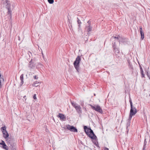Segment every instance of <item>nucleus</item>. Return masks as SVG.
<instances>
[{
  "label": "nucleus",
  "instance_id": "nucleus-34",
  "mask_svg": "<svg viewBox=\"0 0 150 150\" xmlns=\"http://www.w3.org/2000/svg\"><path fill=\"white\" fill-rule=\"evenodd\" d=\"M104 150H109V149H108V148H106V147H105L104 148Z\"/></svg>",
  "mask_w": 150,
  "mask_h": 150
},
{
  "label": "nucleus",
  "instance_id": "nucleus-38",
  "mask_svg": "<svg viewBox=\"0 0 150 150\" xmlns=\"http://www.w3.org/2000/svg\"><path fill=\"white\" fill-rule=\"evenodd\" d=\"M139 67L140 68L142 67L140 65H139Z\"/></svg>",
  "mask_w": 150,
  "mask_h": 150
},
{
  "label": "nucleus",
  "instance_id": "nucleus-27",
  "mask_svg": "<svg viewBox=\"0 0 150 150\" xmlns=\"http://www.w3.org/2000/svg\"><path fill=\"white\" fill-rule=\"evenodd\" d=\"M36 94H34L33 96V98L34 99L36 100L37 99Z\"/></svg>",
  "mask_w": 150,
  "mask_h": 150
},
{
  "label": "nucleus",
  "instance_id": "nucleus-15",
  "mask_svg": "<svg viewBox=\"0 0 150 150\" xmlns=\"http://www.w3.org/2000/svg\"><path fill=\"white\" fill-rule=\"evenodd\" d=\"M8 143H9V144L10 146H9L10 148L11 149H13V147L14 146V144L13 143H12L11 142V141H10V140H9L8 141Z\"/></svg>",
  "mask_w": 150,
  "mask_h": 150
},
{
  "label": "nucleus",
  "instance_id": "nucleus-25",
  "mask_svg": "<svg viewBox=\"0 0 150 150\" xmlns=\"http://www.w3.org/2000/svg\"><path fill=\"white\" fill-rule=\"evenodd\" d=\"M112 47L113 48L116 47V42L115 41L113 43H112Z\"/></svg>",
  "mask_w": 150,
  "mask_h": 150
},
{
  "label": "nucleus",
  "instance_id": "nucleus-32",
  "mask_svg": "<svg viewBox=\"0 0 150 150\" xmlns=\"http://www.w3.org/2000/svg\"><path fill=\"white\" fill-rule=\"evenodd\" d=\"M146 145H144L143 148V150H144L146 148Z\"/></svg>",
  "mask_w": 150,
  "mask_h": 150
},
{
  "label": "nucleus",
  "instance_id": "nucleus-18",
  "mask_svg": "<svg viewBox=\"0 0 150 150\" xmlns=\"http://www.w3.org/2000/svg\"><path fill=\"white\" fill-rule=\"evenodd\" d=\"M77 22L78 24L79 28H80V24L81 23L78 18H77Z\"/></svg>",
  "mask_w": 150,
  "mask_h": 150
},
{
  "label": "nucleus",
  "instance_id": "nucleus-24",
  "mask_svg": "<svg viewBox=\"0 0 150 150\" xmlns=\"http://www.w3.org/2000/svg\"><path fill=\"white\" fill-rule=\"evenodd\" d=\"M129 102L130 104V107L133 106L132 103L131 98H130L129 100Z\"/></svg>",
  "mask_w": 150,
  "mask_h": 150
},
{
  "label": "nucleus",
  "instance_id": "nucleus-13",
  "mask_svg": "<svg viewBox=\"0 0 150 150\" xmlns=\"http://www.w3.org/2000/svg\"><path fill=\"white\" fill-rule=\"evenodd\" d=\"M114 50V52L115 53V54L116 55V57L117 58H119L120 56H118V54L119 53V49L116 47L115 48H113Z\"/></svg>",
  "mask_w": 150,
  "mask_h": 150
},
{
  "label": "nucleus",
  "instance_id": "nucleus-11",
  "mask_svg": "<svg viewBox=\"0 0 150 150\" xmlns=\"http://www.w3.org/2000/svg\"><path fill=\"white\" fill-rule=\"evenodd\" d=\"M57 117L60 118V119L62 120H65L66 119V116L64 115L61 113H59Z\"/></svg>",
  "mask_w": 150,
  "mask_h": 150
},
{
  "label": "nucleus",
  "instance_id": "nucleus-14",
  "mask_svg": "<svg viewBox=\"0 0 150 150\" xmlns=\"http://www.w3.org/2000/svg\"><path fill=\"white\" fill-rule=\"evenodd\" d=\"M0 144L2 146V147L4 149L6 150H7L8 149V146H6L5 142L3 140H2L1 142L0 143Z\"/></svg>",
  "mask_w": 150,
  "mask_h": 150
},
{
  "label": "nucleus",
  "instance_id": "nucleus-1",
  "mask_svg": "<svg viewBox=\"0 0 150 150\" xmlns=\"http://www.w3.org/2000/svg\"><path fill=\"white\" fill-rule=\"evenodd\" d=\"M84 129L86 134L91 139L95 140L92 141L93 143L98 147L100 148L97 137L90 127L88 128L86 126H84Z\"/></svg>",
  "mask_w": 150,
  "mask_h": 150
},
{
  "label": "nucleus",
  "instance_id": "nucleus-26",
  "mask_svg": "<svg viewBox=\"0 0 150 150\" xmlns=\"http://www.w3.org/2000/svg\"><path fill=\"white\" fill-rule=\"evenodd\" d=\"M28 54L29 55V57H30V55H31L32 56V53L31 52H30V51H28Z\"/></svg>",
  "mask_w": 150,
  "mask_h": 150
},
{
  "label": "nucleus",
  "instance_id": "nucleus-5",
  "mask_svg": "<svg viewBox=\"0 0 150 150\" xmlns=\"http://www.w3.org/2000/svg\"><path fill=\"white\" fill-rule=\"evenodd\" d=\"M131 109L129 115V118L128 120H130L132 118L133 115H134L137 112V109L135 107L132 106H131Z\"/></svg>",
  "mask_w": 150,
  "mask_h": 150
},
{
  "label": "nucleus",
  "instance_id": "nucleus-2",
  "mask_svg": "<svg viewBox=\"0 0 150 150\" xmlns=\"http://www.w3.org/2000/svg\"><path fill=\"white\" fill-rule=\"evenodd\" d=\"M5 2L4 3V4H6V7L8 10L7 14L8 15H9L10 17L9 21L11 24V19L12 17L11 9L12 6L13 7H13L12 4V6L11 5L9 1L6 0Z\"/></svg>",
  "mask_w": 150,
  "mask_h": 150
},
{
  "label": "nucleus",
  "instance_id": "nucleus-12",
  "mask_svg": "<svg viewBox=\"0 0 150 150\" xmlns=\"http://www.w3.org/2000/svg\"><path fill=\"white\" fill-rule=\"evenodd\" d=\"M140 32L141 35V39L142 40H143L144 38V33L143 32L142 27L141 26L139 28Z\"/></svg>",
  "mask_w": 150,
  "mask_h": 150
},
{
  "label": "nucleus",
  "instance_id": "nucleus-35",
  "mask_svg": "<svg viewBox=\"0 0 150 150\" xmlns=\"http://www.w3.org/2000/svg\"><path fill=\"white\" fill-rule=\"evenodd\" d=\"M140 71L143 70L142 67L140 68Z\"/></svg>",
  "mask_w": 150,
  "mask_h": 150
},
{
  "label": "nucleus",
  "instance_id": "nucleus-31",
  "mask_svg": "<svg viewBox=\"0 0 150 150\" xmlns=\"http://www.w3.org/2000/svg\"><path fill=\"white\" fill-rule=\"evenodd\" d=\"M87 23H88V25H91V21H90V20H89L88 22H87Z\"/></svg>",
  "mask_w": 150,
  "mask_h": 150
},
{
  "label": "nucleus",
  "instance_id": "nucleus-7",
  "mask_svg": "<svg viewBox=\"0 0 150 150\" xmlns=\"http://www.w3.org/2000/svg\"><path fill=\"white\" fill-rule=\"evenodd\" d=\"M1 130L2 131L3 136L5 139H7L9 136V134L6 130L5 126L1 128Z\"/></svg>",
  "mask_w": 150,
  "mask_h": 150
},
{
  "label": "nucleus",
  "instance_id": "nucleus-22",
  "mask_svg": "<svg viewBox=\"0 0 150 150\" xmlns=\"http://www.w3.org/2000/svg\"><path fill=\"white\" fill-rule=\"evenodd\" d=\"M130 125V122H127L126 124V126H127V132H128L129 129H128V127Z\"/></svg>",
  "mask_w": 150,
  "mask_h": 150
},
{
  "label": "nucleus",
  "instance_id": "nucleus-36",
  "mask_svg": "<svg viewBox=\"0 0 150 150\" xmlns=\"http://www.w3.org/2000/svg\"><path fill=\"white\" fill-rule=\"evenodd\" d=\"M131 68L132 69V68H133V67H132V65H131Z\"/></svg>",
  "mask_w": 150,
  "mask_h": 150
},
{
  "label": "nucleus",
  "instance_id": "nucleus-33",
  "mask_svg": "<svg viewBox=\"0 0 150 150\" xmlns=\"http://www.w3.org/2000/svg\"><path fill=\"white\" fill-rule=\"evenodd\" d=\"M34 78L35 79H37L38 78V77H37L36 76H33Z\"/></svg>",
  "mask_w": 150,
  "mask_h": 150
},
{
  "label": "nucleus",
  "instance_id": "nucleus-40",
  "mask_svg": "<svg viewBox=\"0 0 150 150\" xmlns=\"http://www.w3.org/2000/svg\"><path fill=\"white\" fill-rule=\"evenodd\" d=\"M149 96H150V94L149 95Z\"/></svg>",
  "mask_w": 150,
  "mask_h": 150
},
{
  "label": "nucleus",
  "instance_id": "nucleus-17",
  "mask_svg": "<svg viewBox=\"0 0 150 150\" xmlns=\"http://www.w3.org/2000/svg\"><path fill=\"white\" fill-rule=\"evenodd\" d=\"M4 80L3 78L1 77V75L0 74V87L1 88V82H4Z\"/></svg>",
  "mask_w": 150,
  "mask_h": 150
},
{
  "label": "nucleus",
  "instance_id": "nucleus-9",
  "mask_svg": "<svg viewBox=\"0 0 150 150\" xmlns=\"http://www.w3.org/2000/svg\"><path fill=\"white\" fill-rule=\"evenodd\" d=\"M35 61L31 59L28 64V67L30 69L33 68L35 67Z\"/></svg>",
  "mask_w": 150,
  "mask_h": 150
},
{
  "label": "nucleus",
  "instance_id": "nucleus-6",
  "mask_svg": "<svg viewBox=\"0 0 150 150\" xmlns=\"http://www.w3.org/2000/svg\"><path fill=\"white\" fill-rule=\"evenodd\" d=\"M90 106L91 108L96 111H97L100 113H103V111L100 106L99 105H96L95 106H93L91 105H90Z\"/></svg>",
  "mask_w": 150,
  "mask_h": 150
},
{
  "label": "nucleus",
  "instance_id": "nucleus-37",
  "mask_svg": "<svg viewBox=\"0 0 150 150\" xmlns=\"http://www.w3.org/2000/svg\"><path fill=\"white\" fill-rule=\"evenodd\" d=\"M26 97V96H24V97H23V98H25V97Z\"/></svg>",
  "mask_w": 150,
  "mask_h": 150
},
{
  "label": "nucleus",
  "instance_id": "nucleus-28",
  "mask_svg": "<svg viewBox=\"0 0 150 150\" xmlns=\"http://www.w3.org/2000/svg\"><path fill=\"white\" fill-rule=\"evenodd\" d=\"M146 74L148 76V77L149 78V79L150 80V74H148V72H147V74Z\"/></svg>",
  "mask_w": 150,
  "mask_h": 150
},
{
  "label": "nucleus",
  "instance_id": "nucleus-4",
  "mask_svg": "<svg viewBox=\"0 0 150 150\" xmlns=\"http://www.w3.org/2000/svg\"><path fill=\"white\" fill-rule=\"evenodd\" d=\"M71 103L72 105L75 108L77 112L79 115L82 113L81 108L79 105L71 101Z\"/></svg>",
  "mask_w": 150,
  "mask_h": 150
},
{
  "label": "nucleus",
  "instance_id": "nucleus-20",
  "mask_svg": "<svg viewBox=\"0 0 150 150\" xmlns=\"http://www.w3.org/2000/svg\"><path fill=\"white\" fill-rule=\"evenodd\" d=\"M39 83V82H38V81H35V83L33 84V85L34 86L37 87L39 85L38 84Z\"/></svg>",
  "mask_w": 150,
  "mask_h": 150
},
{
  "label": "nucleus",
  "instance_id": "nucleus-39",
  "mask_svg": "<svg viewBox=\"0 0 150 150\" xmlns=\"http://www.w3.org/2000/svg\"><path fill=\"white\" fill-rule=\"evenodd\" d=\"M129 64H130V63H129Z\"/></svg>",
  "mask_w": 150,
  "mask_h": 150
},
{
  "label": "nucleus",
  "instance_id": "nucleus-23",
  "mask_svg": "<svg viewBox=\"0 0 150 150\" xmlns=\"http://www.w3.org/2000/svg\"><path fill=\"white\" fill-rule=\"evenodd\" d=\"M141 72V74L142 76V77L143 78L144 77L145 75L143 73V70L140 71Z\"/></svg>",
  "mask_w": 150,
  "mask_h": 150
},
{
  "label": "nucleus",
  "instance_id": "nucleus-30",
  "mask_svg": "<svg viewBox=\"0 0 150 150\" xmlns=\"http://www.w3.org/2000/svg\"><path fill=\"white\" fill-rule=\"evenodd\" d=\"M119 37H112V38H114L117 39L119 40Z\"/></svg>",
  "mask_w": 150,
  "mask_h": 150
},
{
  "label": "nucleus",
  "instance_id": "nucleus-19",
  "mask_svg": "<svg viewBox=\"0 0 150 150\" xmlns=\"http://www.w3.org/2000/svg\"><path fill=\"white\" fill-rule=\"evenodd\" d=\"M118 41L120 43V42H124V39L119 37V39Z\"/></svg>",
  "mask_w": 150,
  "mask_h": 150
},
{
  "label": "nucleus",
  "instance_id": "nucleus-10",
  "mask_svg": "<svg viewBox=\"0 0 150 150\" xmlns=\"http://www.w3.org/2000/svg\"><path fill=\"white\" fill-rule=\"evenodd\" d=\"M92 27L91 25H88L86 26V29L87 32H88V34H90V32L92 31Z\"/></svg>",
  "mask_w": 150,
  "mask_h": 150
},
{
  "label": "nucleus",
  "instance_id": "nucleus-21",
  "mask_svg": "<svg viewBox=\"0 0 150 150\" xmlns=\"http://www.w3.org/2000/svg\"><path fill=\"white\" fill-rule=\"evenodd\" d=\"M48 2L50 4H52L54 2V0H47Z\"/></svg>",
  "mask_w": 150,
  "mask_h": 150
},
{
  "label": "nucleus",
  "instance_id": "nucleus-3",
  "mask_svg": "<svg viewBox=\"0 0 150 150\" xmlns=\"http://www.w3.org/2000/svg\"><path fill=\"white\" fill-rule=\"evenodd\" d=\"M81 60V58L80 57L78 56L74 63V67L78 72H79L80 66L79 63Z\"/></svg>",
  "mask_w": 150,
  "mask_h": 150
},
{
  "label": "nucleus",
  "instance_id": "nucleus-16",
  "mask_svg": "<svg viewBox=\"0 0 150 150\" xmlns=\"http://www.w3.org/2000/svg\"><path fill=\"white\" fill-rule=\"evenodd\" d=\"M20 79L21 80V85H22L23 83V74H22L20 76Z\"/></svg>",
  "mask_w": 150,
  "mask_h": 150
},
{
  "label": "nucleus",
  "instance_id": "nucleus-29",
  "mask_svg": "<svg viewBox=\"0 0 150 150\" xmlns=\"http://www.w3.org/2000/svg\"><path fill=\"white\" fill-rule=\"evenodd\" d=\"M146 144H147V142L146 140V139H144V145H146Z\"/></svg>",
  "mask_w": 150,
  "mask_h": 150
},
{
  "label": "nucleus",
  "instance_id": "nucleus-8",
  "mask_svg": "<svg viewBox=\"0 0 150 150\" xmlns=\"http://www.w3.org/2000/svg\"><path fill=\"white\" fill-rule=\"evenodd\" d=\"M67 128L70 131L73 132H77V129L73 126H71L69 125H66Z\"/></svg>",
  "mask_w": 150,
  "mask_h": 150
}]
</instances>
